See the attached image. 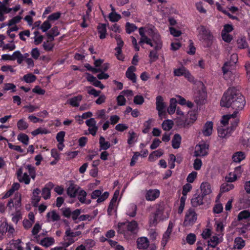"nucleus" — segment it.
<instances>
[{"label":"nucleus","mask_w":250,"mask_h":250,"mask_svg":"<svg viewBox=\"0 0 250 250\" xmlns=\"http://www.w3.org/2000/svg\"><path fill=\"white\" fill-rule=\"evenodd\" d=\"M220 105L223 107H231L235 110L232 114L223 116L221 121L223 126L218 129V136L222 138L229 137L232 131L237 126L239 120L236 116L239 110H242L245 105L243 96L234 87L229 88L224 94Z\"/></svg>","instance_id":"1"},{"label":"nucleus","mask_w":250,"mask_h":250,"mask_svg":"<svg viewBox=\"0 0 250 250\" xmlns=\"http://www.w3.org/2000/svg\"><path fill=\"white\" fill-rule=\"evenodd\" d=\"M139 33L141 38L139 42L140 45L146 43L153 47L154 49L160 50L163 46L160 35L156 32L154 27H140Z\"/></svg>","instance_id":"2"},{"label":"nucleus","mask_w":250,"mask_h":250,"mask_svg":"<svg viewBox=\"0 0 250 250\" xmlns=\"http://www.w3.org/2000/svg\"><path fill=\"white\" fill-rule=\"evenodd\" d=\"M16 175L18 181L28 185L30 182L31 178L35 179L36 177L35 168L30 164H24L17 169Z\"/></svg>","instance_id":"3"},{"label":"nucleus","mask_w":250,"mask_h":250,"mask_svg":"<svg viewBox=\"0 0 250 250\" xmlns=\"http://www.w3.org/2000/svg\"><path fill=\"white\" fill-rule=\"evenodd\" d=\"M197 36L200 40L206 42L208 44L211 43L213 36L210 31L203 25H199L197 28Z\"/></svg>","instance_id":"4"},{"label":"nucleus","mask_w":250,"mask_h":250,"mask_svg":"<svg viewBox=\"0 0 250 250\" xmlns=\"http://www.w3.org/2000/svg\"><path fill=\"white\" fill-rule=\"evenodd\" d=\"M81 233L82 232L80 231H72L69 227L67 228L63 237L64 246L65 247H69L74 243L77 240V239H75V237L79 236Z\"/></svg>","instance_id":"5"},{"label":"nucleus","mask_w":250,"mask_h":250,"mask_svg":"<svg viewBox=\"0 0 250 250\" xmlns=\"http://www.w3.org/2000/svg\"><path fill=\"white\" fill-rule=\"evenodd\" d=\"M197 219V215L194 209L189 208L185 214V219L183 222L184 226L188 227L192 226L196 222Z\"/></svg>","instance_id":"6"},{"label":"nucleus","mask_w":250,"mask_h":250,"mask_svg":"<svg viewBox=\"0 0 250 250\" xmlns=\"http://www.w3.org/2000/svg\"><path fill=\"white\" fill-rule=\"evenodd\" d=\"M173 74L175 76H184L190 82H194V78L190 72L185 67L182 66L175 68L173 70Z\"/></svg>","instance_id":"7"},{"label":"nucleus","mask_w":250,"mask_h":250,"mask_svg":"<svg viewBox=\"0 0 250 250\" xmlns=\"http://www.w3.org/2000/svg\"><path fill=\"white\" fill-rule=\"evenodd\" d=\"M208 145L205 143H200L195 147L194 156L196 157H204L208 155Z\"/></svg>","instance_id":"8"},{"label":"nucleus","mask_w":250,"mask_h":250,"mask_svg":"<svg viewBox=\"0 0 250 250\" xmlns=\"http://www.w3.org/2000/svg\"><path fill=\"white\" fill-rule=\"evenodd\" d=\"M156 109L158 111L159 116L162 117L166 113V104L164 102L163 98L158 96L156 99Z\"/></svg>","instance_id":"9"},{"label":"nucleus","mask_w":250,"mask_h":250,"mask_svg":"<svg viewBox=\"0 0 250 250\" xmlns=\"http://www.w3.org/2000/svg\"><path fill=\"white\" fill-rule=\"evenodd\" d=\"M223 241V233H218L210 237L208 241V246L214 248Z\"/></svg>","instance_id":"10"},{"label":"nucleus","mask_w":250,"mask_h":250,"mask_svg":"<svg viewBox=\"0 0 250 250\" xmlns=\"http://www.w3.org/2000/svg\"><path fill=\"white\" fill-rule=\"evenodd\" d=\"M109 196V193L108 192H104L102 194V191L100 190L96 189L93 191L91 195L92 199H95L97 198V202L98 203H101L104 201Z\"/></svg>","instance_id":"11"},{"label":"nucleus","mask_w":250,"mask_h":250,"mask_svg":"<svg viewBox=\"0 0 250 250\" xmlns=\"http://www.w3.org/2000/svg\"><path fill=\"white\" fill-rule=\"evenodd\" d=\"M197 119V115L194 111H189L187 119L181 125L184 127H189L196 121Z\"/></svg>","instance_id":"12"},{"label":"nucleus","mask_w":250,"mask_h":250,"mask_svg":"<svg viewBox=\"0 0 250 250\" xmlns=\"http://www.w3.org/2000/svg\"><path fill=\"white\" fill-rule=\"evenodd\" d=\"M160 192L157 189H151L146 190L145 197L147 201H153L160 196Z\"/></svg>","instance_id":"13"},{"label":"nucleus","mask_w":250,"mask_h":250,"mask_svg":"<svg viewBox=\"0 0 250 250\" xmlns=\"http://www.w3.org/2000/svg\"><path fill=\"white\" fill-rule=\"evenodd\" d=\"M85 124L88 126L89 133L92 135L95 136L98 129L95 120L91 118L85 121Z\"/></svg>","instance_id":"14"},{"label":"nucleus","mask_w":250,"mask_h":250,"mask_svg":"<svg viewBox=\"0 0 250 250\" xmlns=\"http://www.w3.org/2000/svg\"><path fill=\"white\" fill-rule=\"evenodd\" d=\"M204 196L202 194L198 193L194 194L191 199L192 206L194 207H197L202 205L204 204Z\"/></svg>","instance_id":"15"},{"label":"nucleus","mask_w":250,"mask_h":250,"mask_svg":"<svg viewBox=\"0 0 250 250\" xmlns=\"http://www.w3.org/2000/svg\"><path fill=\"white\" fill-rule=\"evenodd\" d=\"M224 78L227 80L231 79L233 76V73L231 71L232 67L230 66L229 63H225L222 68Z\"/></svg>","instance_id":"16"},{"label":"nucleus","mask_w":250,"mask_h":250,"mask_svg":"<svg viewBox=\"0 0 250 250\" xmlns=\"http://www.w3.org/2000/svg\"><path fill=\"white\" fill-rule=\"evenodd\" d=\"M213 131V123L211 121L207 122L203 126L202 133L203 136L207 137L210 136Z\"/></svg>","instance_id":"17"},{"label":"nucleus","mask_w":250,"mask_h":250,"mask_svg":"<svg viewBox=\"0 0 250 250\" xmlns=\"http://www.w3.org/2000/svg\"><path fill=\"white\" fill-rule=\"evenodd\" d=\"M87 193L85 190L81 188L78 189L77 192V196L79 201L83 204H89L91 203L90 200H86V197Z\"/></svg>","instance_id":"18"},{"label":"nucleus","mask_w":250,"mask_h":250,"mask_svg":"<svg viewBox=\"0 0 250 250\" xmlns=\"http://www.w3.org/2000/svg\"><path fill=\"white\" fill-rule=\"evenodd\" d=\"M149 241L146 237H141L137 240V248L141 250H146L149 246Z\"/></svg>","instance_id":"19"},{"label":"nucleus","mask_w":250,"mask_h":250,"mask_svg":"<svg viewBox=\"0 0 250 250\" xmlns=\"http://www.w3.org/2000/svg\"><path fill=\"white\" fill-rule=\"evenodd\" d=\"M201 194L203 196L210 194L212 192L211 186L208 182H203L200 186Z\"/></svg>","instance_id":"20"},{"label":"nucleus","mask_w":250,"mask_h":250,"mask_svg":"<svg viewBox=\"0 0 250 250\" xmlns=\"http://www.w3.org/2000/svg\"><path fill=\"white\" fill-rule=\"evenodd\" d=\"M46 219L48 222L58 221L60 219V216L55 210H53L47 213Z\"/></svg>","instance_id":"21"},{"label":"nucleus","mask_w":250,"mask_h":250,"mask_svg":"<svg viewBox=\"0 0 250 250\" xmlns=\"http://www.w3.org/2000/svg\"><path fill=\"white\" fill-rule=\"evenodd\" d=\"M55 239L52 237H46L41 239L39 243L42 246L48 248L55 244Z\"/></svg>","instance_id":"22"},{"label":"nucleus","mask_w":250,"mask_h":250,"mask_svg":"<svg viewBox=\"0 0 250 250\" xmlns=\"http://www.w3.org/2000/svg\"><path fill=\"white\" fill-rule=\"evenodd\" d=\"M135 71L136 68L134 66H130L127 68L125 73L126 77L133 83L136 82V77L134 73Z\"/></svg>","instance_id":"23"},{"label":"nucleus","mask_w":250,"mask_h":250,"mask_svg":"<svg viewBox=\"0 0 250 250\" xmlns=\"http://www.w3.org/2000/svg\"><path fill=\"white\" fill-rule=\"evenodd\" d=\"M127 229L132 234H136L139 230L138 223L135 221L128 222L127 225Z\"/></svg>","instance_id":"24"},{"label":"nucleus","mask_w":250,"mask_h":250,"mask_svg":"<svg viewBox=\"0 0 250 250\" xmlns=\"http://www.w3.org/2000/svg\"><path fill=\"white\" fill-rule=\"evenodd\" d=\"M79 188L80 187L78 186L71 184L67 189V193L70 197H75L77 196V192Z\"/></svg>","instance_id":"25"},{"label":"nucleus","mask_w":250,"mask_h":250,"mask_svg":"<svg viewBox=\"0 0 250 250\" xmlns=\"http://www.w3.org/2000/svg\"><path fill=\"white\" fill-rule=\"evenodd\" d=\"M120 191L119 190H117L114 192L113 198H112L110 203L109 204L108 208V212L112 211V210L114 209L116 206V203L118 198L119 196Z\"/></svg>","instance_id":"26"},{"label":"nucleus","mask_w":250,"mask_h":250,"mask_svg":"<svg viewBox=\"0 0 250 250\" xmlns=\"http://www.w3.org/2000/svg\"><path fill=\"white\" fill-rule=\"evenodd\" d=\"M52 187L53 184L49 183L42 189V195L45 200L49 199L50 197V190Z\"/></svg>","instance_id":"27"},{"label":"nucleus","mask_w":250,"mask_h":250,"mask_svg":"<svg viewBox=\"0 0 250 250\" xmlns=\"http://www.w3.org/2000/svg\"><path fill=\"white\" fill-rule=\"evenodd\" d=\"M82 99V95H79L77 96L69 99L68 100V103L73 107H78Z\"/></svg>","instance_id":"28"},{"label":"nucleus","mask_w":250,"mask_h":250,"mask_svg":"<svg viewBox=\"0 0 250 250\" xmlns=\"http://www.w3.org/2000/svg\"><path fill=\"white\" fill-rule=\"evenodd\" d=\"M40 192L41 191L39 188H36L33 191L32 203L34 206H37L41 200V196H40Z\"/></svg>","instance_id":"29"},{"label":"nucleus","mask_w":250,"mask_h":250,"mask_svg":"<svg viewBox=\"0 0 250 250\" xmlns=\"http://www.w3.org/2000/svg\"><path fill=\"white\" fill-rule=\"evenodd\" d=\"M110 36L112 38H114L116 39L117 46L115 48V50H118V52H119L121 50H122V48L124 45V42L121 39L120 35L118 34L115 35L113 33H111L110 34Z\"/></svg>","instance_id":"30"},{"label":"nucleus","mask_w":250,"mask_h":250,"mask_svg":"<svg viewBox=\"0 0 250 250\" xmlns=\"http://www.w3.org/2000/svg\"><path fill=\"white\" fill-rule=\"evenodd\" d=\"M206 97V93L202 91L194 95L195 101L198 104H202Z\"/></svg>","instance_id":"31"},{"label":"nucleus","mask_w":250,"mask_h":250,"mask_svg":"<svg viewBox=\"0 0 250 250\" xmlns=\"http://www.w3.org/2000/svg\"><path fill=\"white\" fill-rule=\"evenodd\" d=\"M0 47L1 48L2 50L3 51H12L15 49L16 45L13 41L10 42L8 43H5L4 42H2L0 43Z\"/></svg>","instance_id":"32"},{"label":"nucleus","mask_w":250,"mask_h":250,"mask_svg":"<svg viewBox=\"0 0 250 250\" xmlns=\"http://www.w3.org/2000/svg\"><path fill=\"white\" fill-rule=\"evenodd\" d=\"M177 103V101L175 98H171L169 102V105L167 108V111L168 114L171 115L173 114L175 110L176 107V104Z\"/></svg>","instance_id":"33"},{"label":"nucleus","mask_w":250,"mask_h":250,"mask_svg":"<svg viewBox=\"0 0 250 250\" xmlns=\"http://www.w3.org/2000/svg\"><path fill=\"white\" fill-rule=\"evenodd\" d=\"M245 154L242 151L235 152L232 156V160L233 162L236 163H240L245 158Z\"/></svg>","instance_id":"34"},{"label":"nucleus","mask_w":250,"mask_h":250,"mask_svg":"<svg viewBox=\"0 0 250 250\" xmlns=\"http://www.w3.org/2000/svg\"><path fill=\"white\" fill-rule=\"evenodd\" d=\"M106 26L105 24H100L98 26V33L100 34L99 37L101 39H104L106 37Z\"/></svg>","instance_id":"35"},{"label":"nucleus","mask_w":250,"mask_h":250,"mask_svg":"<svg viewBox=\"0 0 250 250\" xmlns=\"http://www.w3.org/2000/svg\"><path fill=\"white\" fill-rule=\"evenodd\" d=\"M245 246V241L241 237H237L234 240V248L241 250Z\"/></svg>","instance_id":"36"},{"label":"nucleus","mask_w":250,"mask_h":250,"mask_svg":"<svg viewBox=\"0 0 250 250\" xmlns=\"http://www.w3.org/2000/svg\"><path fill=\"white\" fill-rule=\"evenodd\" d=\"M181 142V137L178 134H176L174 135V137L172 140V146L175 148H178L180 147V145Z\"/></svg>","instance_id":"37"},{"label":"nucleus","mask_w":250,"mask_h":250,"mask_svg":"<svg viewBox=\"0 0 250 250\" xmlns=\"http://www.w3.org/2000/svg\"><path fill=\"white\" fill-rule=\"evenodd\" d=\"M238 47L240 49H244L248 46L246 41V38L245 37H239L237 41Z\"/></svg>","instance_id":"38"},{"label":"nucleus","mask_w":250,"mask_h":250,"mask_svg":"<svg viewBox=\"0 0 250 250\" xmlns=\"http://www.w3.org/2000/svg\"><path fill=\"white\" fill-rule=\"evenodd\" d=\"M136 206L134 204L129 205L127 208L126 214L130 216L134 217L136 213Z\"/></svg>","instance_id":"39"},{"label":"nucleus","mask_w":250,"mask_h":250,"mask_svg":"<svg viewBox=\"0 0 250 250\" xmlns=\"http://www.w3.org/2000/svg\"><path fill=\"white\" fill-rule=\"evenodd\" d=\"M99 144L101 149L106 150L110 146V143L108 141H106L103 136H101L100 138Z\"/></svg>","instance_id":"40"},{"label":"nucleus","mask_w":250,"mask_h":250,"mask_svg":"<svg viewBox=\"0 0 250 250\" xmlns=\"http://www.w3.org/2000/svg\"><path fill=\"white\" fill-rule=\"evenodd\" d=\"M231 182L225 183L222 185L221 187V191L222 192H228L234 188L233 184Z\"/></svg>","instance_id":"41"},{"label":"nucleus","mask_w":250,"mask_h":250,"mask_svg":"<svg viewBox=\"0 0 250 250\" xmlns=\"http://www.w3.org/2000/svg\"><path fill=\"white\" fill-rule=\"evenodd\" d=\"M22 54L19 51H15L12 55V61L17 60V63L21 64L22 62Z\"/></svg>","instance_id":"42"},{"label":"nucleus","mask_w":250,"mask_h":250,"mask_svg":"<svg viewBox=\"0 0 250 250\" xmlns=\"http://www.w3.org/2000/svg\"><path fill=\"white\" fill-rule=\"evenodd\" d=\"M17 139L21 142L22 144L27 145L29 144V137L28 136L24 133H20L18 135Z\"/></svg>","instance_id":"43"},{"label":"nucleus","mask_w":250,"mask_h":250,"mask_svg":"<svg viewBox=\"0 0 250 250\" xmlns=\"http://www.w3.org/2000/svg\"><path fill=\"white\" fill-rule=\"evenodd\" d=\"M17 125L18 128L20 130H25L28 127V124L23 119L19 120Z\"/></svg>","instance_id":"44"},{"label":"nucleus","mask_w":250,"mask_h":250,"mask_svg":"<svg viewBox=\"0 0 250 250\" xmlns=\"http://www.w3.org/2000/svg\"><path fill=\"white\" fill-rule=\"evenodd\" d=\"M110 21L112 22H117L121 18V16L116 12H111L108 16Z\"/></svg>","instance_id":"45"},{"label":"nucleus","mask_w":250,"mask_h":250,"mask_svg":"<svg viewBox=\"0 0 250 250\" xmlns=\"http://www.w3.org/2000/svg\"><path fill=\"white\" fill-rule=\"evenodd\" d=\"M12 0H0V8L1 10L8 11L10 10L8 6Z\"/></svg>","instance_id":"46"},{"label":"nucleus","mask_w":250,"mask_h":250,"mask_svg":"<svg viewBox=\"0 0 250 250\" xmlns=\"http://www.w3.org/2000/svg\"><path fill=\"white\" fill-rule=\"evenodd\" d=\"M173 125V122L171 120H167L163 122L162 127L165 130H169Z\"/></svg>","instance_id":"47"},{"label":"nucleus","mask_w":250,"mask_h":250,"mask_svg":"<svg viewBox=\"0 0 250 250\" xmlns=\"http://www.w3.org/2000/svg\"><path fill=\"white\" fill-rule=\"evenodd\" d=\"M50 133V131L45 128L39 127L32 132V134L33 136H36L38 134H46Z\"/></svg>","instance_id":"48"},{"label":"nucleus","mask_w":250,"mask_h":250,"mask_svg":"<svg viewBox=\"0 0 250 250\" xmlns=\"http://www.w3.org/2000/svg\"><path fill=\"white\" fill-rule=\"evenodd\" d=\"M5 229V231H7L10 234H13L15 231V229L11 225H9L6 223H3L0 226V229Z\"/></svg>","instance_id":"49"},{"label":"nucleus","mask_w":250,"mask_h":250,"mask_svg":"<svg viewBox=\"0 0 250 250\" xmlns=\"http://www.w3.org/2000/svg\"><path fill=\"white\" fill-rule=\"evenodd\" d=\"M158 51L159 50L154 49L150 51L149 57L150 59L149 61L150 62H155L158 59Z\"/></svg>","instance_id":"50"},{"label":"nucleus","mask_w":250,"mask_h":250,"mask_svg":"<svg viewBox=\"0 0 250 250\" xmlns=\"http://www.w3.org/2000/svg\"><path fill=\"white\" fill-rule=\"evenodd\" d=\"M21 19L22 17L20 15L16 16L12 18L11 20H9L6 25L8 26H12L13 25L18 23L20 22Z\"/></svg>","instance_id":"51"},{"label":"nucleus","mask_w":250,"mask_h":250,"mask_svg":"<svg viewBox=\"0 0 250 250\" xmlns=\"http://www.w3.org/2000/svg\"><path fill=\"white\" fill-rule=\"evenodd\" d=\"M23 80L27 83H31L36 80V77L34 75L30 73L25 75L23 77Z\"/></svg>","instance_id":"52"},{"label":"nucleus","mask_w":250,"mask_h":250,"mask_svg":"<svg viewBox=\"0 0 250 250\" xmlns=\"http://www.w3.org/2000/svg\"><path fill=\"white\" fill-rule=\"evenodd\" d=\"M137 29L136 26L133 23L126 22L125 25V30L126 33L130 34Z\"/></svg>","instance_id":"53"},{"label":"nucleus","mask_w":250,"mask_h":250,"mask_svg":"<svg viewBox=\"0 0 250 250\" xmlns=\"http://www.w3.org/2000/svg\"><path fill=\"white\" fill-rule=\"evenodd\" d=\"M30 54L33 59L37 60L39 59L41 53L39 49L37 47L33 48L30 52Z\"/></svg>","instance_id":"54"},{"label":"nucleus","mask_w":250,"mask_h":250,"mask_svg":"<svg viewBox=\"0 0 250 250\" xmlns=\"http://www.w3.org/2000/svg\"><path fill=\"white\" fill-rule=\"evenodd\" d=\"M34 43L36 45H38L42 42L43 37L42 35H39L38 31L34 32Z\"/></svg>","instance_id":"55"},{"label":"nucleus","mask_w":250,"mask_h":250,"mask_svg":"<svg viewBox=\"0 0 250 250\" xmlns=\"http://www.w3.org/2000/svg\"><path fill=\"white\" fill-rule=\"evenodd\" d=\"M51 27V25L49 21L47 20L44 21L40 26V29L43 32H46Z\"/></svg>","instance_id":"56"},{"label":"nucleus","mask_w":250,"mask_h":250,"mask_svg":"<svg viewBox=\"0 0 250 250\" xmlns=\"http://www.w3.org/2000/svg\"><path fill=\"white\" fill-rule=\"evenodd\" d=\"M61 15L59 12L53 13L48 17L47 20L49 21H56L60 18Z\"/></svg>","instance_id":"57"},{"label":"nucleus","mask_w":250,"mask_h":250,"mask_svg":"<svg viewBox=\"0 0 250 250\" xmlns=\"http://www.w3.org/2000/svg\"><path fill=\"white\" fill-rule=\"evenodd\" d=\"M250 217V212L247 210H243L239 213L238 218L239 220L245 219Z\"/></svg>","instance_id":"58"},{"label":"nucleus","mask_w":250,"mask_h":250,"mask_svg":"<svg viewBox=\"0 0 250 250\" xmlns=\"http://www.w3.org/2000/svg\"><path fill=\"white\" fill-rule=\"evenodd\" d=\"M129 137L127 140V143L129 145H132L135 142V138L136 137V134L134 132L132 131H129L128 132Z\"/></svg>","instance_id":"59"},{"label":"nucleus","mask_w":250,"mask_h":250,"mask_svg":"<svg viewBox=\"0 0 250 250\" xmlns=\"http://www.w3.org/2000/svg\"><path fill=\"white\" fill-rule=\"evenodd\" d=\"M238 61V56L236 54H233L231 55L229 62L226 63H229L230 67H233Z\"/></svg>","instance_id":"60"},{"label":"nucleus","mask_w":250,"mask_h":250,"mask_svg":"<svg viewBox=\"0 0 250 250\" xmlns=\"http://www.w3.org/2000/svg\"><path fill=\"white\" fill-rule=\"evenodd\" d=\"M197 175V173L196 171H192L190 173H189L187 178V181L189 183H192L194 182L195 179L196 178Z\"/></svg>","instance_id":"61"},{"label":"nucleus","mask_w":250,"mask_h":250,"mask_svg":"<svg viewBox=\"0 0 250 250\" xmlns=\"http://www.w3.org/2000/svg\"><path fill=\"white\" fill-rule=\"evenodd\" d=\"M186 240L188 244L190 245L193 244L196 241V236L193 233L188 234L186 237Z\"/></svg>","instance_id":"62"},{"label":"nucleus","mask_w":250,"mask_h":250,"mask_svg":"<svg viewBox=\"0 0 250 250\" xmlns=\"http://www.w3.org/2000/svg\"><path fill=\"white\" fill-rule=\"evenodd\" d=\"M170 234L171 233L167 231H166L164 234L161 242V244L163 247H164L167 245V242L169 240Z\"/></svg>","instance_id":"63"},{"label":"nucleus","mask_w":250,"mask_h":250,"mask_svg":"<svg viewBox=\"0 0 250 250\" xmlns=\"http://www.w3.org/2000/svg\"><path fill=\"white\" fill-rule=\"evenodd\" d=\"M194 169L199 170L201 169L202 166V161L201 159L196 158L193 164Z\"/></svg>","instance_id":"64"}]
</instances>
